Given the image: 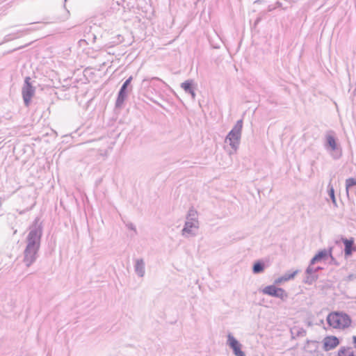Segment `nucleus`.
<instances>
[{
  "label": "nucleus",
  "mask_w": 356,
  "mask_h": 356,
  "mask_svg": "<svg viewBox=\"0 0 356 356\" xmlns=\"http://www.w3.org/2000/svg\"><path fill=\"white\" fill-rule=\"evenodd\" d=\"M200 227L197 218V212L192 207L190 208L184 227L181 230V236L184 238L194 237L197 235Z\"/></svg>",
  "instance_id": "nucleus-1"
},
{
  "label": "nucleus",
  "mask_w": 356,
  "mask_h": 356,
  "mask_svg": "<svg viewBox=\"0 0 356 356\" xmlns=\"http://www.w3.org/2000/svg\"><path fill=\"white\" fill-rule=\"evenodd\" d=\"M327 322L332 328L343 330L350 326L351 319L346 314L332 312L327 316Z\"/></svg>",
  "instance_id": "nucleus-2"
},
{
  "label": "nucleus",
  "mask_w": 356,
  "mask_h": 356,
  "mask_svg": "<svg viewBox=\"0 0 356 356\" xmlns=\"http://www.w3.org/2000/svg\"><path fill=\"white\" fill-rule=\"evenodd\" d=\"M242 129L243 120H238L225 138V142L228 143L235 151L237 150L240 144Z\"/></svg>",
  "instance_id": "nucleus-3"
},
{
  "label": "nucleus",
  "mask_w": 356,
  "mask_h": 356,
  "mask_svg": "<svg viewBox=\"0 0 356 356\" xmlns=\"http://www.w3.org/2000/svg\"><path fill=\"white\" fill-rule=\"evenodd\" d=\"M42 228L37 222L34 223L29 228V232L26 238V246L38 248L40 247Z\"/></svg>",
  "instance_id": "nucleus-4"
},
{
  "label": "nucleus",
  "mask_w": 356,
  "mask_h": 356,
  "mask_svg": "<svg viewBox=\"0 0 356 356\" xmlns=\"http://www.w3.org/2000/svg\"><path fill=\"white\" fill-rule=\"evenodd\" d=\"M324 147L334 159H339L341 156V148L337 144L335 137L332 134H326Z\"/></svg>",
  "instance_id": "nucleus-5"
},
{
  "label": "nucleus",
  "mask_w": 356,
  "mask_h": 356,
  "mask_svg": "<svg viewBox=\"0 0 356 356\" xmlns=\"http://www.w3.org/2000/svg\"><path fill=\"white\" fill-rule=\"evenodd\" d=\"M31 78H25L24 84L22 87V93L24 104L28 106L31 102V98L35 94V88L31 84Z\"/></svg>",
  "instance_id": "nucleus-6"
},
{
  "label": "nucleus",
  "mask_w": 356,
  "mask_h": 356,
  "mask_svg": "<svg viewBox=\"0 0 356 356\" xmlns=\"http://www.w3.org/2000/svg\"><path fill=\"white\" fill-rule=\"evenodd\" d=\"M261 292L264 294L280 298L282 300H284L288 297V294L284 289L282 288L276 287L275 285H269L264 287L261 290Z\"/></svg>",
  "instance_id": "nucleus-7"
},
{
  "label": "nucleus",
  "mask_w": 356,
  "mask_h": 356,
  "mask_svg": "<svg viewBox=\"0 0 356 356\" xmlns=\"http://www.w3.org/2000/svg\"><path fill=\"white\" fill-rule=\"evenodd\" d=\"M314 264H311V261L305 270V277L304 282L307 284H312L318 277V272L323 269L320 266H314Z\"/></svg>",
  "instance_id": "nucleus-8"
},
{
  "label": "nucleus",
  "mask_w": 356,
  "mask_h": 356,
  "mask_svg": "<svg viewBox=\"0 0 356 356\" xmlns=\"http://www.w3.org/2000/svg\"><path fill=\"white\" fill-rule=\"evenodd\" d=\"M227 344L232 350L235 356H246L241 350L242 344L231 333L227 334Z\"/></svg>",
  "instance_id": "nucleus-9"
},
{
  "label": "nucleus",
  "mask_w": 356,
  "mask_h": 356,
  "mask_svg": "<svg viewBox=\"0 0 356 356\" xmlns=\"http://www.w3.org/2000/svg\"><path fill=\"white\" fill-rule=\"evenodd\" d=\"M39 249L38 248L26 246L24 251V262L26 266H30L36 261Z\"/></svg>",
  "instance_id": "nucleus-10"
},
{
  "label": "nucleus",
  "mask_w": 356,
  "mask_h": 356,
  "mask_svg": "<svg viewBox=\"0 0 356 356\" xmlns=\"http://www.w3.org/2000/svg\"><path fill=\"white\" fill-rule=\"evenodd\" d=\"M132 79H133V77L131 76H129L121 86L120 91L118 92V98H117L116 103H115V105L117 107L120 106L124 103V100L126 99V98L127 97V88L130 85Z\"/></svg>",
  "instance_id": "nucleus-11"
},
{
  "label": "nucleus",
  "mask_w": 356,
  "mask_h": 356,
  "mask_svg": "<svg viewBox=\"0 0 356 356\" xmlns=\"http://www.w3.org/2000/svg\"><path fill=\"white\" fill-rule=\"evenodd\" d=\"M341 241L344 245V256L345 258L350 257L353 252L356 251V245L354 243V238H350L349 239L346 238H341Z\"/></svg>",
  "instance_id": "nucleus-12"
},
{
  "label": "nucleus",
  "mask_w": 356,
  "mask_h": 356,
  "mask_svg": "<svg viewBox=\"0 0 356 356\" xmlns=\"http://www.w3.org/2000/svg\"><path fill=\"white\" fill-rule=\"evenodd\" d=\"M323 349L325 351L331 350L337 347L339 341L337 337L334 336L326 337L323 339Z\"/></svg>",
  "instance_id": "nucleus-13"
},
{
  "label": "nucleus",
  "mask_w": 356,
  "mask_h": 356,
  "mask_svg": "<svg viewBox=\"0 0 356 356\" xmlns=\"http://www.w3.org/2000/svg\"><path fill=\"white\" fill-rule=\"evenodd\" d=\"M328 256H331V248L330 250H322L319 251L312 259L311 264H315L316 263L326 259Z\"/></svg>",
  "instance_id": "nucleus-14"
},
{
  "label": "nucleus",
  "mask_w": 356,
  "mask_h": 356,
  "mask_svg": "<svg viewBox=\"0 0 356 356\" xmlns=\"http://www.w3.org/2000/svg\"><path fill=\"white\" fill-rule=\"evenodd\" d=\"M145 264L143 259H137L134 264V270L137 275L140 277H143L145 273Z\"/></svg>",
  "instance_id": "nucleus-15"
},
{
  "label": "nucleus",
  "mask_w": 356,
  "mask_h": 356,
  "mask_svg": "<svg viewBox=\"0 0 356 356\" xmlns=\"http://www.w3.org/2000/svg\"><path fill=\"white\" fill-rule=\"evenodd\" d=\"M298 270H294L292 273H286L284 275L277 278L275 280L274 283H275V284L279 285V284H282V282H287L290 280H292L298 274Z\"/></svg>",
  "instance_id": "nucleus-16"
},
{
  "label": "nucleus",
  "mask_w": 356,
  "mask_h": 356,
  "mask_svg": "<svg viewBox=\"0 0 356 356\" xmlns=\"http://www.w3.org/2000/svg\"><path fill=\"white\" fill-rule=\"evenodd\" d=\"M193 83V80H187L181 84V87L186 93L190 94L194 99L195 98V93L192 87Z\"/></svg>",
  "instance_id": "nucleus-17"
},
{
  "label": "nucleus",
  "mask_w": 356,
  "mask_h": 356,
  "mask_svg": "<svg viewBox=\"0 0 356 356\" xmlns=\"http://www.w3.org/2000/svg\"><path fill=\"white\" fill-rule=\"evenodd\" d=\"M338 356H356V352L351 347H341Z\"/></svg>",
  "instance_id": "nucleus-18"
},
{
  "label": "nucleus",
  "mask_w": 356,
  "mask_h": 356,
  "mask_svg": "<svg viewBox=\"0 0 356 356\" xmlns=\"http://www.w3.org/2000/svg\"><path fill=\"white\" fill-rule=\"evenodd\" d=\"M265 268L264 263L261 261H256L252 267V272L254 274H259L264 271Z\"/></svg>",
  "instance_id": "nucleus-19"
},
{
  "label": "nucleus",
  "mask_w": 356,
  "mask_h": 356,
  "mask_svg": "<svg viewBox=\"0 0 356 356\" xmlns=\"http://www.w3.org/2000/svg\"><path fill=\"white\" fill-rule=\"evenodd\" d=\"M356 186V179L355 178H348L346 180V193L348 195V191L353 186Z\"/></svg>",
  "instance_id": "nucleus-20"
},
{
  "label": "nucleus",
  "mask_w": 356,
  "mask_h": 356,
  "mask_svg": "<svg viewBox=\"0 0 356 356\" xmlns=\"http://www.w3.org/2000/svg\"><path fill=\"white\" fill-rule=\"evenodd\" d=\"M328 193H329V195H330L332 202L335 204L336 199H335V196H334V190L330 184L328 185Z\"/></svg>",
  "instance_id": "nucleus-21"
},
{
  "label": "nucleus",
  "mask_w": 356,
  "mask_h": 356,
  "mask_svg": "<svg viewBox=\"0 0 356 356\" xmlns=\"http://www.w3.org/2000/svg\"><path fill=\"white\" fill-rule=\"evenodd\" d=\"M356 280V273H350L344 278L345 282H353Z\"/></svg>",
  "instance_id": "nucleus-22"
},
{
  "label": "nucleus",
  "mask_w": 356,
  "mask_h": 356,
  "mask_svg": "<svg viewBox=\"0 0 356 356\" xmlns=\"http://www.w3.org/2000/svg\"><path fill=\"white\" fill-rule=\"evenodd\" d=\"M330 257V264H332V265H335V266H339V262L337 261V259L332 256V254H331V256H329Z\"/></svg>",
  "instance_id": "nucleus-23"
},
{
  "label": "nucleus",
  "mask_w": 356,
  "mask_h": 356,
  "mask_svg": "<svg viewBox=\"0 0 356 356\" xmlns=\"http://www.w3.org/2000/svg\"><path fill=\"white\" fill-rule=\"evenodd\" d=\"M127 227L132 230H136L135 226L132 223H129L127 225Z\"/></svg>",
  "instance_id": "nucleus-24"
},
{
  "label": "nucleus",
  "mask_w": 356,
  "mask_h": 356,
  "mask_svg": "<svg viewBox=\"0 0 356 356\" xmlns=\"http://www.w3.org/2000/svg\"><path fill=\"white\" fill-rule=\"evenodd\" d=\"M353 340L354 347H355V351L356 352V336H353Z\"/></svg>",
  "instance_id": "nucleus-25"
},
{
  "label": "nucleus",
  "mask_w": 356,
  "mask_h": 356,
  "mask_svg": "<svg viewBox=\"0 0 356 356\" xmlns=\"http://www.w3.org/2000/svg\"><path fill=\"white\" fill-rule=\"evenodd\" d=\"M151 79L152 80H158V81H161V80L159 78H158V77H152Z\"/></svg>",
  "instance_id": "nucleus-26"
},
{
  "label": "nucleus",
  "mask_w": 356,
  "mask_h": 356,
  "mask_svg": "<svg viewBox=\"0 0 356 356\" xmlns=\"http://www.w3.org/2000/svg\"><path fill=\"white\" fill-rule=\"evenodd\" d=\"M65 1H66L67 0H65Z\"/></svg>",
  "instance_id": "nucleus-27"
}]
</instances>
